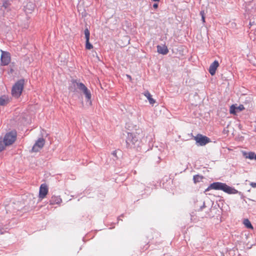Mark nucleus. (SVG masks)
<instances>
[{"label": "nucleus", "mask_w": 256, "mask_h": 256, "mask_svg": "<svg viewBox=\"0 0 256 256\" xmlns=\"http://www.w3.org/2000/svg\"><path fill=\"white\" fill-rule=\"evenodd\" d=\"M142 132L138 129L136 132H128L126 142L128 146L134 148L138 144L142 136Z\"/></svg>", "instance_id": "f257e3e1"}, {"label": "nucleus", "mask_w": 256, "mask_h": 256, "mask_svg": "<svg viewBox=\"0 0 256 256\" xmlns=\"http://www.w3.org/2000/svg\"><path fill=\"white\" fill-rule=\"evenodd\" d=\"M211 190H222L224 192H234V190L235 191L234 192H238L226 184L220 182H215L210 184L206 190V191H208Z\"/></svg>", "instance_id": "f03ea898"}, {"label": "nucleus", "mask_w": 256, "mask_h": 256, "mask_svg": "<svg viewBox=\"0 0 256 256\" xmlns=\"http://www.w3.org/2000/svg\"><path fill=\"white\" fill-rule=\"evenodd\" d=\"M77 86L79 90H82L85 94L86 97L87 99V102L90 106H91L92 102L91 100V93L88 88L82 83H78Z\"/></svg>", "instance_id": "7ed1b4c3"}, {"label": "nucleus", "mask_w": 256, "mask_h": 256, "mask_svg": "<svg viewBox=\"0 0 256 256\" xmlns=\"http://www.w3.org/2000/svg\"><path fill=\"white\" fill-rule=\"evenodd\" d=\"M16 140V132H11L6 134L4 138L5 145L10 146L13 144Z\"/></svg>", "instance_id": "20e7f679"}, {"label": "nucleus", "mask_w": 256, "mask_h": 256, "mask_svg": "<svg viewBox=\"0 0 256 256\" xmlns=\"http://www.w3.org/2000/svg\"><path fill=\"white\" fill-rule=\"evenodd\" d=\"M44 143L45 140L42 138H39L33 146L32 151V152H38L40 151L43 148Z\"/></svg>", "instance_id": "39448f33"}, {"label": "nucleus", "mask_w": 256, "mask_h": 256, "mask_svg": "<svg viewBox=\"0 0 256 256\" xmlns=\"http://www.w3.org/2000/svg\"><path fill=\"white\" fill-rule=\"evenodd\" d=\"M196 142L200 146H203L210 142V138L201 134L198 135L194 138Z\"/></svg>", "instance_id": "423d86ee"}, {"label": "nucleus", "mask_w": 256, "mask_h": 256, "mask_svg": "<svg viewBox=\"0 0 256 256\" xmlns=\"http://www.w3.org/2000/svg\"><path fill=\"white\" fill-rule=\"evenodd\" d=\"M25 82V80L23 78L20 79L17 81V99H18L22 94Z\"/></svg>", "instance_id": "0eeeda50"}, {"label": "nucleus", "mask_w": 256, "mask_h": 256, "mask_svg": "<svg viewBox=\"0 0 256 256\" xmlns=\"http://www.w3.org/2000/svg\"><path fill=\"white\" fill-rule=\"evenodd\" d=\"M10 60V54L9 53L2 52L1 55V62L4 66L8 65Z\"/></svg>", "instance_id": "6e6552de"}, {"label": "nucleus", "mask_w": 256, "mask_h": 256, "mask_svg": "<svg viewBox=\"0 0 256 256\" xmlns=\"http://www.w3.org/2000/svg\"><path fill=\"white\" fill-rule=\"evenodd\" d=\"M244 109V107L242 104L237 106L236 104H232L230 107V112L232 114H236L237 112H241Z\"/></svg>", "instance_id": "1a4fd4ad"}, {"label": "nucleus", "mask_w": 256, "mask_h": 256, "mask_svg": "<svg viewBox=\"0 0 256 256\" xmlns=\"http://www.w3.org/2000/svg\"><path fill=\"white\" fill-rule=\"evenodd\" d=\"M219 66L218 62L217 60H214L210 66L209 72L212 76H214L216 71Z\"/></svg>", "instance_id": "9d476101"}, {"label": "nucleus", "mask_w": 256, "mask_h": 256, "mask_svg": "<svg viewBox=\"0 0 256 256\" xmlns=\"http://www.w3.org/2000/svg\"><path fill=\"white\" fill-rule=\"evenodd\" d=\"M34 8V4L32 2H29L24 6V11L26 14H32Z\"/></svg>", "instance_id": "9b49d317"}, {"label": "nucleus", "mask_w": 256, "mask_h": 256, "mask_svg": "<svg viewBox=\"0 0 256 256\" xmlns=\"http://www.w3.org/2000/svg\"><path fill=\"white\" fill-rule=\"evenodd\" d=\"M157 52L160 54L165 55L168 53V50L167 46L164 44L158 45L157 46Z\"/></svg>", "instance_id": "f8f14e48"}, {"label": "nucleus", "mask_w": 256, "mask_h": 256, "mask_svg": "<svg viewBox=\"0 0 256 256\" xmlns=\"http://www.w3.org/2000/svg\"><path fill=\"white\" fill-rule=\"evenodd\" d=\"M143 94L148 98L150 104H154L156 102L155 100L152 98V96L149 92L146 91Z\"/></svg>", "instance_id": "ddd939ff"}, {"label": "nucleus", "mask_w": 256, "mask_h": 256, "mask_svg": "<svg viewBox=\"0 0 256 256\" xmlns=\"http://www.w3.org/2000/svg\"><path fill=\"white\" fill-rule=\"evenodd\" d=\"M10 102V98L8 96H2L0 97V106H4Z\"/></svg>", "instance_id": "4468645a"}, {"label": "nucleus", "mask_w": 256, "mask_h": 256, "mask_svg": "<svg viewBox=\"0 0 256 256\" xmlns=\"http://www.w3.org/2000/svg\"><path fill=\"white\" fill-rule=\"evenodd\" d=\"M244 156L246 158L250 160H254L255 153L254 152H244Z\"/></svg>", "instance_id": "2eb2a0df"}, {"label": "nucleus", "mask_w": 256, "mask_h": 256, "mask_svg": "<svg viewBox=\"0 0 256 256\" xmlns=\"http://www.w3.org/2000/svg\"><path fill=\"white\" fill-rule=\"evenodd\" d=\"M243 224L244 226L248 228H250L252 230L254 228L250 222L248 218L244 219Z\"/></svg>", "instance_id": "dca6fc26"}, {"label": "nucleus", "mask_w": 256, "mask_h": 256, "mask_svg": "<svg viewBox=\"0 0 256 256\" xmlns=\"http://www.w3.org/2000/svg\"><path fill=\"white\" fill-rule=\"evenodd\" d=\"M48 188L46 184H41L39 192H48Z\"/></svg>", "instance_id": "f3484780"}, {"label": "nucleus", "mask_w": 256, "mask_h": 256, "mask_svg": "<svg viewBox=\"0 0 256 256\" xmlns=\"http://www.w3.org/2000/svg\"><path fill=\"white\" fill-rule=\"evenodd\" d=\"M203 179V176L200 175H196L194 176L193 180L194 183H197L201 182Z\"/></svg>", "instance_id": "a211bd4d"}, {"label": "nucleus", "mask_w": 256, "mask_h": 256, "mask_svg": "<svg viewBox=\"0 0 256 256\" xmlns=\"http://www.w3.org/2000/svg\"><path fill=\"white\" fill-rule=\"evenodd\" d=\"M84 36L86 38V42H90V32L88 30V28H86L84 31Z\"/></svg>", "instance_id": "6ab92c4d"}, {"label": "nucleus", "mask_w": 256, "mask_h": 256, "mask_svg": "<svg viewBox=\"0 0 256 256\" xmlns=\"http://www.w3.org/2000/svg\"><path fill=\"white\" fill-rule=\"evenodd\" d=\"M21 122L24 125H27L28 124H29L30 123V120L28 118V116H26V118H24L22 120H21Z\"/></svg>", "instance_id": "aec40b11"}, {"label": "nucleus", "mask_w": 256, "mask_h": 256, "mask_svg": "<svg viewBox=\"0 0 256 256\" xmlns=\"http://www.w3.org/2000/svg\"><path fill=\"white\" fill-rule=\"evenodd\" d=\"M6 146H8V145H5L4 140H0V152L2 151L4 148Z\"/></svg>", "instance_id": "412c9836"}, {"label": "nucleus", "mask_w": 256, "mask_h": 256, "mask_svg": "<svg viewBox=\"0 0 256 256\" xmlns=\"http://www.w3.org/2000/svg\"><path fill=\"white\" fill-rule=\"evenodd\" d=\"M93 48L92 45L88 42H86V50H91Z\"/></svg>", "instance_id": "4be33fe9"}, {"label": "nucleus", "mask_w": 256, "mask_h": 256, "mask_svg": "<svg viewBox=\"0 0 256 256\" xmlns=\"http://www.w3.org/2000/svg\"><path fill=\"white\" fill-rule=\"evenodd\" d=\"M12 94L13 96H15L16 94V84L13 85L12 90Z\"/></svg>", "instance_id": "5701e85b"}, {"label": "nucleus", "mask_w": 256, "mask_h": 256, "mask_svg": "<svg viewBox=\"0 0 256 256\" xmlns=\"http://www.w3.org/2000/svg\"><path fill=\"white\" fill-rule=\"evenodd\" d=\"M200 14L202 16V22H205V18H204V12L201 11L200 12Z\"/></svg>", "instance_id": "b1692460"}, {"label": "nucleus", "mask_w": 256, "mask_h": 256, "mask_svg": "<svg viewBox=\"0 0 256 256\" xmlns=\"http://www.w3.org/2000/svg\"><path fill=\"white\" fill-rule=\"evenodd\" d=\"M48 193H39V197L40 198L42 199L46 197V194Z\"/></svg>", "instance_id": "393cba45"}, {"label": "nucleus", "mask_w": 256, "mask_h": 256, "mask_svg": "<svg viewBox=\"0 0 256 256\" xmlns=\"http://www.w3.org/2000/svg\"><path fill=\"white\" fill-rule=\"evenodd\" d=\"M250 184L252 188H256V182H252Z\"/></svg>", "instance_id": "a878e982"}, {"label": "nucleus", "mask_w": 256, "mask_h": 256, "mask_svg": "<svg viewBox=\"0 0 256 256\" xmlns=\"http://www.w3.org/2000/svg\"><path fill=\"white\" fill-rule=\"evenodd\" d=\"M112 154L114 156H116V151L114 150L112 152Z\"/></svg>", "instance_id": "bb28decb"}, {"label": "nucleus", "mask_w": 256, "mask_h": 256, "mask_svg": "<svg viewBox=\"0 0 256 256\" xmlns=\"http://www.w3.org/2000/svg\"><path fill=\"white\" fill-rule=\"evenodd\" d=\"M158 6V4H154L153 5V7L155 8H156Z\"/></svg>", "instance_id": "cd10ccee"}, {"label": "nucleus", "mask_w": 256, "mask_h": 256, "mask_svg": "<svg viewBox=\"0 0 256 256\" xmlns=\"http://www.w3.org/2000/svg\"><path fill=\"white\" fill-rule=\"evenodd\" d=\"M127 76L128 77V78H129L130 79H131V77L130 76H128V75H127Z\"/></svg>", "instance_id": "c85d7f7f"}, {"label": "nucleus", "mask_w": 256, "mask_h": 256, "mask_svg": "<svg viewBox=\"0 0 256 256\" xmlns=\"http://www.w3.org/2000/svg\"><path fill=\"white\" fill-rule=\"evenodd\" d=\"M153 1H154V2H159L160 0H152Z\"/></svg>", "instance_id": "c756f323"}, {"label": "nucleus", "mask_w": 256, "mask_h": 256, "mask_svg": "<svg viewBox=\"0 0 256 256\" xmlns=\"http://www.w3.org/2000/svg\"><path fill=\"white\" fill-rule=\"evenodd\" d=\"M254 160H256V154H255V156H254Z\"/></svg>", "instance_id": "7c9ffc66"}, {"label": "nucleus", "mask_w": 256, "mask_h": 256, "mask_svg": "<svg viewBox=\"0 0 256 256\" xmlns=\"http://www.w3.org/2000/svg\"><path fill=\"white\" fill-rule=\"evenodd\" d=\"M12 72H13V70H10V73H12Z\"/></svg>", "instance_id": "2f4dec72"}]
</instances>
